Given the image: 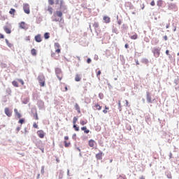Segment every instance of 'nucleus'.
Wrapping results in <instances>:
<instances>
[{
  "label": "nucleus",
  "instance_id": "f257e3e1",
  "mask_svg": "<svg viewBox=\"0 0 179 179\" xmlns=\"http://www.w3.org/2000/svg\"><path fill=\"white\" fill-rule=\"evenodd\" d=\"M38 80L41 87H44V86H45V77L44 75H39L38 76Z\"/></svg>",
  "mask_w": 179,
  "mask_h": 179
},
{
  "label": "nucleus",
  "instance_id": "f03ea898",
  "mask_svg": "<svg viewBox=\"0 0 179 179\" xmlns=\"http://www.w3.org/2000/svg\"><path fill=\"white\" fill-rule=\"evenodd\" d=\"M55 73H56L59 80H62V71H61V69L57 68L55 69Z\"/></svg>",
  "mask_w": 179,
  "mask_h": 179
},
{
  "label": "nucleus",
  "instance_id": "7ed1b4c3",
  "mask_svg": "<svg viewBox=\"0 0 179 179\" xmlns=\"http://www.w3.org/2000/svg\"><path fill=\"white\" fill-rule=\"evenodd\" d=\"M152 52L155 58H159V57H160V48H155L152 49Z\"/></svg>",
  "mask_w": 179,
  "mask_h": 179
},
{
  "label": "nucleus",
  "instance_id": "20e7f679",
  "mask_svg": "<svg viewBox=\"0 0 179 179\" xmlns=\"http://www.w3.org/2000/svg\"><path fill=\"white\" fill-rule=\"evenodd\" d=\"M23 9H24V12H25L27 15H29L30 13V6H29V4L27 3L24 4Z\"/></svg>",
  "mask_w": 179,
  "mask_h": 179
},
{
  "label": "nucleus",
  "instance_id": "39448f33",
  "mask_svg": "<svg viewBox=\"0 0 179 179\" xmlns=\"http://www.w3.org/2000/svg\"><path fill=\"white\" fill-rule=\"evenodd\" d=\"M55 52L59 54L61 52V45L58 43H55Z\"/></svg>",
  "mask_w": 179,
  "mask_h": 179
},
{
  "label": "nucleus",
  "instance_id": "423d86ee",
  "mask_svg": "<svg viewBox=\"0 0 179 179\" xmlns=\"http://www.w3.org/2000/svg\"><path fill=\"white\" fill-rule=\"evenodd\" d=\"M19 27H20V29H24V30H27V29H28L27 24L24 22H20Z\"/></svg>",
  "mask_w": 179,
  "mask_h": 179
},
{
  "label": "nucleus",
  "instance_id": "0eeeda50",
  "mask_svg": "<svg viewBox=\"0 0 179 179\" xmlns=\"http://www.w3.org/2000/svg\"><path fill=\"white\" fill-rule=\"evenodd\" d=\"M4 112L6 115H7V117H12V110H10V109H9V108H6L4 109Z\"/></svg>",
  "mask_w": 179,
  "mask_h": 179
},
{
  "label": "nucleus",
  "instance_id": "6e6552de",
  "mask_svg": "<svg viewBox=\"0 0 179 179\" xmlns=\"http://www.w3.org/2000/svg\"><path fill=\"white\" fill-rule=\"evenodd\" d=\"M37 135L41 138V139H43L45 135V133H44V131L43 130H39L37 131Z\"/></svg>",
  "mask_w": 179,
  "mask_h": 179
},
{
  "label": "nucleus",
  "instance_id": "1a4fd4ad",
  "mask_svg": "<svg viewBox=\"0 0 179 179\" xmlns=\"http://www.w3.org/2000/svg\"><path fill=\"white\" fill-rule=\"evenodd\" d=\"M146 99H147L148 103H152V96H150V92H146Z\"/></svg>",
  "mask_w": 179,
  "mask_h": 179
},
{
  "label": "nucleus",
  "instance_id": "9d476101",
  "mask_svg": "<svg viewBox=\"0 0 179 179\" xmlns=\"http://www.w3.org/2000/svg\"><path fill=\"white\" fill-rule=\"evenodd\" d=\"M35 41H36V43H41L42 39H41V34H38V35L35 36Z\"/></svg>",
  "mask_w": 179,
  "mask_h": 179
},
{
  "label": "nucleus",
  "instance_id": "9b49d317",
  "mask_svg": "<svg viewBox=\"0 0 179 179\" xmlns=\"http://www.w3.org/2000/svg\"><path fill=\"white\" fill-rule=\"evenodd\" d=\"M94 145H96V141L93 139L89 141V146L90 148H94Z\"/></svg>",
  "mask_w": 179,
  "mask_h": 179
},
{
  "label": "nucleus",
  "instance_id": "f8f14e48",
  "mask_svg": "<svg viewBox=\"0 0 179 179\" xmlns=\"http://www.w3.org/2000/svg\"><path fill=\"white\" fill-rule=\"evenodd\" d=\"M93 108H94V110H98L99 111H100V110H101V108H102L101 106H100V104H99V103H95V105L93 106Z\"/></svg>",
  "mask_w": 179,
  "mask_h": 179
},
{
  "label": "nucleus",
  "instance_id": "ddd939ff",
  "mask_svg": "<svg viewBox=\"0 0 179 179\" xmlns=\"http://www.w3.org/2000/svg\"><path fill=\"white\" fill-rule=\"evenodd\" d=\"M96 157L98 160H101L103 159V152H99L96 154Z\"/></svg>",
  "mask_w": 179,
  "mask_h": 179
},
{
  "label": "nucleus",
  "instance_id": "4468645a",
  "mask_svg": "<svg viewBox=\"0 0 179 179\" xmlns=\"http://www.w3.org/2000/svg\"><path fill=\"white\" fill-rule=\"evenodd\" d=\"M14 113H15L16 117H17V118H22V115L20 114V113H19L17 109H14Z\"/></svg>",
  "mask_w": 179,
  "mask_h": 179
},
{
  "label": "nucleus",
  "instance_id": "2eb2a0df",
  "mask_svg": "<svg viewBox=\"0 0 179 179\" xmlns=\"http://www.w3.org/2000/svg\"><path fill=\"white\" fill-rule=\"evenodd\" d=\"M76 110H77V112L78 113V114H80V107L79 106V104L76 103L74 106Z\"/></svg>",
  "mask_w": 179,
  "mask_h": 179
},
{
  "label": "nucleus",
  "instance_id": "dca6fc26",
  "mask_svg": "<svg viewBox=\"0 0 179 179\" xmlns=\"http://www.w3.org/2000/svg\"><path fill=\"white\" fill-rule=\"evenodd\" d=\"M31 54L33 55V57H36V55H37V50L34 48L31 49Z\"/></svg>",
  "mask_w": 179,
  "mask_h": 179
},
{
  "label": "nucleus",
  "instance_id": "f3484780",
  "mask_svg": "<svg viewBox=\"0 0 179 179\" xmlns=\"http://www.w3.org/2000/svg\"><path fill=\"white\" fill-rule=\"evenodd\" d=\"M81 131H84L85 134H89L90 132V130L87 129L86 127H81Z\"/></svg>",
  "mask_w": 179,
  "mask_h": 179
},
{
  "label": "nucleus",
  "instance_id": "a211bd4d",
  "mask_svg": "<svg viewBox=\"0 0 179 179\" xmlns=\"http://www.w3.org/2000/svg\"><path fill=\"white\" fill-rule=\"evenodd\" d=\"M4 31L7 34H10V33H12V31H10V29L8 28V27H4Z\"/></svg>",
  "mask_w": 179,
  "mask_h": 179
},
{
  "label": "nucleus",
  "instance_id": "6ab92c4d",
  "mask_svg": "<svg viewBox=\"0 0 179 179\" xmlns=\"http://www.w3.org/2000/svg\"><path fill=\"white\" fill-rule=\"evenodd\" d=\"M54 16H57L58 17H61L62 16V12L56 11V13L54 14Z\"/></svg>",
  "mask_w": 179,
  "mask_h": 179
},
{
  "label": "nucleus",
  "instance_id": "aec40b11",
  "mask_svg": "<svg viewBox=\"0 0 179 179\" xmlns=\"http://www.w3.org/2000/svg\"><path fill=\"white\" fill-rule=\"evenodd\" d=\"M103 20H104V22H106V23H110V17H108V16H104V17H103Z\"/></svg>",
  "mask_w": 179,
  "mask_h": 179
},
{
  "label": "nucleus",
  "instance_id": "412c9836",
  "mask_svg": "<svg viewBox=\"0 0 179 179\" xmlns=\"http://www.w3.org/2000/svg\"><path fill=\"white\" fill-rule=\"evenodd\" d=\"M81 79L82 78H80V75H79V74L76 75V78H75L76 82H80Z\"/></svg>",
  "mask_w": 179,
  "mask_h": 179
},
{
  "label": "nucleus",
  "instance_id": "4be33fe9",
  "mask_svg": "<svg viewBox=\"0 0 179 179\" xmlns=\"http://www.w3.org/2000/svg\"><path fill=\"white\" fill-rule=\"evenodd\" d=\"M9 13L10 15H13V16H14L15 13H16V10H15V8H10Z\"/></svg>",
  "mask_w": 179,
  "mask_h": 179
},
{
  "label": "nucleus",
  "instance_id": "5701e85b",
  "mask_svg": "<svg viewBox=\"0 0 179 179\" xmlns=\"http://www.w3.org/2000/svg\"><path fill=\"white\" fill-rule=\"evenodd\" d=\"M93 27L94 28L95 30H96V29H99V22H94V24H93Z\"/></svg>",
  "mask_w": 179,
  "mask_h": 179
},
{
  "label": "nucleus",
  "instance_id": "b1692460",
  "mask_svg": "<svg viewBox=\"0 0 179 179\" xmlns=\"http://www.w3.org/2000/svg\"><path fill=\"white\" fill-rule=\"evenodd\" d=\"M12 85H14L15 87H19V84L17 83V81H16V80L13 81Z\"/></svg>",
  "mask_w": 179,
  "mask_h": 179
},
{
  "label": "nucleus",
  "instance_id": "393cba45",
  "mask_svg": "<svg viewBox=\"0 0 179 179\" xmlns=\"http://www.w3.org/2000/svg\"><path fill=\"white\" fill-rule=\"evenodd\" d=\"M64 146H65V148H69V146H71V142H68V141H65Z\"/></svg>",
  "mask_w": 179,
  "mask_h": 179
},
{
  "label": "nucleus",
  "instance_id": "a878e982",
  "mask_svg": "<svg viewBox=\"0 0 179 179\" xmlns=\"http://www.w3.org/2000/svg\"><path fill=\"white\" fill-rule=\"evenodd\" d=\"M157 6H162L163 5V1L162 0H158L157 2Z\"/></svg>",
  "mask_w": 179,
  "mask_h": 179
},
{
  "label": "nucleus",
  "instance_id": "bb28decb",
  "mask_svg": "<svg viewBox=\"0 0 179 179\" xmlns=\"http://www.w3.org/2000/svg\"><path fill=\"white\" fill-rule=\"evenodd\" d=\"M58 3H60V6H62L64 1L62 0H56V5H58Z\"/></svg>",
  "mask_w": 179,
  "mask_h": 179
},
{
  "label": "nucleus",
  "instance_id": "cd10ccee",
  "mask_svg": "<svg viewBox=\"0 0 179 179\" xmlns=\"http://www.w3.org/2000/svg\"><path fill=\"white\" fill-rule=\"evenodd\" d=\"M80 125H86V124H87V120H80Z\"/></svg>",
  "mask_w": 179,
  "mask_h": 179
},
{
  "label": "nucleus",
  "instance_id": "c85d7f7f",
  "mask_svg": "<svg viewBox=\"0 0 179 179\" xmlns=\"http://www.w3.org/2000/svg\"><path fill=\"white\" fill-rule=\"evenodd\" d=\"M130 38H131V40H136V38H138V34H135L134 35L131 36Z\"/></svg>",
  "mask_w": 179,
  "mask_h": 179
},
{
  "label": "nucleus",
  "instance_id": "c756f323",
  "mask_svg": "<svg viewBox=\"0 0 179 179\" xmlns=\"http://www.w3.org/2000/svg\"><path fill=\"white\" fill-rule=\"evenodd\" d=\"M44 37H45V40L50 38V34H49V33H47V32L45 33Z\"/></svg>",
  "mask_w": 179,
  "mask_h": 179
},
{
  "label": "nucleus",
  "instance_id": "7c9ffc66",
  "mask_svg": "<svg viewBox=\"0 0 179 179\" xmlns=\"http://www.w3.org/2000/svg\"><path fill=\"white\" fill-rule=\"evenodd\" d=\"M48 10L50 13V15H52V10H53L52 7L49 6L48 8Z\"/></svg>",
  "mask_w": 179,
  "mask_h": 179
},
{
  "label": "nucleus",
  "instance_id": "2f4dec72",
  "mask_svg": "<svg viewBox=\"0 0 179 179\" xmlns=\"http://www.w3.org/2000/svg\"><path fill=\"white\" fill-rule=\"evenodd\" d=\"M77 121H78V117H74L73 119V124H76Z\"/></svg>",
  "mask_w": 179,
  "mask_h": 179
},
{
  "label": "nucleus",
  "instance_id": "473e14b6",
  "mask_svg": "<svg viewBox=\"0 0 179 179\" xmlns=\"http://www.w3.org/2000/svg\"><path fill=\"white\" fill-rule=\"evenodd\" d=\"M35 120H38V115H37V112H36L35 113L33 114Z\"/></svg>",
  "mask_w": 179,
  "mask_h": 179
},
{
  "label": "nucleus",
  "instance_id": "72a5a7b5",
  "mask_svg": "<svg viewBox=\"0 0 179 179\" xmlns=\"http://www.w3.org/2000/svg\"><path fill=\"white\" fill-rule=\"evenodd\" d=\"M33 127H34V128H36V129H38V125L37 124V123L34 122V123L33 124Z\"/></svg>",
  "mask_w": 179,
  "mask_h": 179
},
{
  "label": "nucleus",
  "instance_id": "f704fd0d",
  "mask_svg": "<svg viewBox=\"0 0 179 179\" xmlns=\"http://www.w3.org/2000/svg\"><path fill=\"white\" fill-rule=\"evenodd\" d=\"M73 128L75 129V131H79V127H78V126H76V124H73Z\"/></svg>",
  "mask_w": 179,
  "mask_h": 179
},
{
  "label": "nucleus",
  "instance_id": "c9c22d12",
  "mask_svg": "<svg viewBox=\"0 0 179 179\" xmlns=\"http://www.w3.org/2000/svg\"><path fill=\"white\" fill-rule=\"evenodd\" d=\"M18 82H20V83H21V85H24V81H23V80L22 79H18Z\"/></svg>",
  "mask_w": 179,
  "mask_h": 179
},
{
  "label": "nucleus",
  "instance_id": "e433bc0d",
  "mask_svg": "<svg viewBox=\"0 0 179 179\" xmlns=\"http://www.w3.org/2000/svg\"><path fill=\"white\" fill-rule=\"evenodd\" d=\"M49 5H52L54 3V0H48Z\"/></svg>",
  "mask_w": 179,
  "mask_h": 179
},
{
  "label": "nucleus",
  "instance_id": "4c0bfd02",
  "mask_svg": "<svg viewBox=\"0 0 179 179\" xmlns=\"http://www.w3.org/2000/svg\"><path fill=\"white\" fill-rule=\"evenodd\" d=\"M18 122L19 124H23L24 122V120L20 119Z\"/></svg>",
  "mask_w": 179,
  "mask_h": 179
},
{
  "label": "nucleus",
  "instance_id": "58836bf2",
  "mask_svg": "<svg viewBox=\"0 0 179 179\" xmlns=\"http://www.w3.org/2000/svg\"><path fill=\"white\" fill-rule=\"evenodd\" d=\"M100 75H101V71H98L96 73V76L99 77Z\"/></svg>",
  "mask_w": 179,
  "mask_h": 179
},
{
  "label": "nucleus",
  "instance_id": "ea45409f",
  "mask_svg": "<svg viewBox=\"0 0 179 179\" xmlns=\"http://www.w3.org/2000/svg\"><path fill=\"white\" fill-rule=\"evenodd\" d=\"M150 5H151V6H155V0H152L151 1Z\"/></svg>",
  "mask_w": 179,
  "mask_h": 179
},
{
  "label": "nucleus",
  "instance_id": "a19ab883",
  "mask_svg": "<svg viewBox=\"0 0 179 179\" xmlns=\"http://www.w3.org/2000/svg\"><path fill=\"white\" fill-rule=\"evenodd\" d=\"M6 43L8 47H10V44L9 43V41H8V39H6Z\"/></svg>",
  "mask_w": 179,
  "mask_h": 179
},
{
  "label": "nucleus",
  "instance_id": "79ce46f5",
  "mask_svg": "<svg viewBox=\"0 0 179 179\" xmlns=\"http://www.w3.org/2000/svg\"><path fill=\"white\" fill-rule=\"evenodd\" d=\"M87 64H90V62H92V59L90 58H88L87 59Z\"/></svg>",
  "mask_w": 179,
  "mask_h": 179
},
{
  "label": "nucleus",
  "instance_id": "37998d69",
  "mask_svg": "<svg viewBox=\"0 0 179 179\" xmlns=\"http://www.w3.org/2000/svg\"><path fill=\"white\" fill-rule=\"evenodd\" d=\"M164 39L165 40V41H167L168 37H167L166 35H165V36H164Z\"/></svg>",
  "mask_w": 179,
  "mask_h": 179
},
{
  "label": "nucleus",
  "instance_id": "c03bdc74",
  "mask_svg": "<svg viewBox=\"0 0 179 179\" xmlns=\"http://www.w3.org/2000/svg\"><path fill=\"white\" fill-rule=\"evenodd\" d=\"M4 36H3V34H0V38H4Z\"/></svg>",
  "mask_w": 179,
  "mask_h": 179
},
{
  "label": "nucleus",
  "instance_id": "a18cd8bd",
  "mask_svg": "<svg viewBox=\"0 0 179 179\" xmlns=\"http://www.w3.org/2000/svg\"><path fill=\"white\" fill-rule=\"evenodd\" d=\"M103 113L104 114H107V113H108L107 109L103 110Z\"/></svg>",
  "mask_w": 179,
  "mask_h": 179
},
{
  "label": "nucleus",
  "instance_id": "49530a36",
  "mask_svg": "<svg viewBox=\"0 0 179 179\" xmlns=\"http://www.w3.org/2000/svg\"><path fill=\"white\" fill-rule=\"evenodd\" d=\"M166 55H170V52L169 50H166Z\"/></svg>",
  "mask_w": 179,
  "mask_h": 179
},
{
  "label": "nucleus",
  "instance_id": "de8ad7c7",
  "mask_svg": "<svg viewBox=\"0 0 179 179\" xmlns=\"http://www.w3.org/2000/svg\"><path fill=\"white\" fill-rule=\"evenodd\" d=\"M125 102H126V107H128L129 106L128 100H125Z\"/></svg>",
  "mask_w": 179,
  "mask_h": 179
},
{
  "label": "nucleus",
  "instance_id": "09e8293b",
  "mask_svg": "<svg viewBox=\"0 0 179 179\" xmlns=\"http://www.w3.org/2000/svg\"><path fill=\"white\" fill-rule=\"evenodd\" d=\"M27 41H30V36L26 38Z\"/></svg>",
  "mask_w": 179,
  "mask_h": 179
},
{
  "label": "nucleus",
  "instance_id": "8fccbe9b",
  "mask_svg": "<svg viewBox=\"0 0 179 179\" xmlns=\"http://www.w3.org/2000/svg\"><path fill=\"white\" fill-rule=\"evenodd\" d=\"M139 179H146V178H145V176H141L139 178Z\"/></svg>",
  "mask_w": 179,
  "mask_h": 179
},
{
  "label": "nucleus",
  "instance_id": "3c124183",
  "mask_svg": "<svg viewBox=\"0 0 179 179\" xmlns=\"http://www.w3.org/2000/svg\"><path fill=\"white\" fill-rule=\"evenodd\" d=\"M124 47L125 48H129V45L128 44H125Z\"/></svg>",
  "mask_w": 179,
  "mask_h": 179
},
{
  "label": "nucleus",
  "instance_id": "603ef678",
  "mask_svg": "<svg viewBox=\"0 0 179 179\" xmlns=\"http://www.w3.org/2000/svg\"><path fill=\"white\" fill-rule=\"evenodd\" d=\"M105 110H110V108L107 106H105Z\"/></svg>",
  "mask_w": 179,
  "mask_h": 179
},
{
  "label": "nucleus",
  "instance_id": "864d4df0",
  "mask_svg": "<svg viewBox=\"0 0 179 179\" xmlns=\"http://www.w3.org/2000/svg\"><path fill=\"white\" fill-rule=\"evenodd\" d=\"M64 139H65V141H68V139H69V137H68V136H64Z\"/></svg>",
  "mask_w": 179,
  "mask_h": 179
},
{
  "label": "nucleus",
  "instance_id": "5fc2aeb1",
  "mask_svg": "<svg viewBox=\"0 0 179 179\" xmlns=\"http://www.w3.org/2000/svg\"><path fill=\"white\" fill-rule=\"evenodd\" d=\"M118 106H119V107L121 108V101H119V102H118Z\"/></svg>",
  "mask_w": 179,
  "mask_h": 179
},
{
  "label": "nucleus",
  "instance_id": "6e6d98bb",
  "mask_svg": "<svg viewBox=\"0 0 179 179\" xmlns=\"http://www.w3.org/2000/svg\"><path fill=\"white\" fill-rule=\"evenodd\" d=\"M136 65H139V62L138 60H136Z\"/></svg>",
  "mask_w": 179,
  "mask_h": 179
},
{
  "label": "nucleus",
  "instance_id": "4d7b16f0",
  "mask_svg": "<svg viewBox=\"0 0 179 179\" xmlns=\"http://www.w3.org/2000/svg\"><path fill=\"white\" fill-rule=\"evenodd\" d=\"M40 150H41L42 153H44V148H40Z\"/></svg>",
  "mask_w": 179,
  "mask_h": 179
},
{
  "label": "nucleus",
  "instance_id": "13d9d810",
  "mask_svg": "<svg viewBox=\"0 0 179 179\" xmlns=\"http://www.w3.org/2000/svg\"><path fill=\"white\" fill-rule=\"evenodd\" d=\"M144 62H145V64H148V62H149V60H148L147 59H145L144 60Z\"/></svg>",
  "mask_w": 179,
  "mask_h": 179
},
{
  "label": "nucleus",
  "instance_id": "bf43d9fd",
  "mask_svg": "<svg viewBox=\"0 0 179 179\" xmlns=\"http://www.w3.org/2000/svg\"><path fill=\"white\" fill-rule=\"evenodd\" d=\"M169 157H170V159H171L173 157V154L172 153H170Z\"/></svg>",
  "mask_w": 179,
  "mask_h": 179
},
{
  "label": "nucleus",
  "instance_id": "052dcab7",
  "mask_svg": "<svg viewBox=\"0 0 179 179\" xmlns=\"http://www.w3.org/2000/svg\"><path fill=\"white\" fill-rule=\"evenodd\" d=\"M51 55H52V57H55V53L53 52V53L51 54Z\"/></svg>",
  "mask_w": 179,
  "mask_h": 179
},
{
  "label": "nucleus",
  "instance_id": "680f3d73",
  "mask_svg": "<svg viewBox=\"0 0 179 179\" xmlns=\"http://www.w3.org/2000/svg\"><path fill=\"white\" fill-rule=\"evenodd\" d=\"M169 27H170V24H168L166 25V29H169Z\"/></svg>",
  "mask_w": 179,
  "mask_h": 179
},
{
  "label": "nucleus",
  "instance_id": "e2e57ef3",
  "mask_svg": "<svg viewBox=\"0 0 179 179\" xmlns=\"http://www.w3.org/2000/svg\"><path fill=\"white\" fill-rule=\"evenodd\" d=\"M68 91V87H65V92Z\"/></svg>",
  "mask_w": 179,
  "mask_h": 179
},
{
  "label": "nucleus",
  "instance_id": "0e129e2a",
  "mask_svg": "<svg viewBox=\"0 0 179 179\" xmlns=\"http://www.w3.org/2000/svg\"><path fill=\"white\" fill-rule=\"evenodd\" d=\"M17 131H20V127H17Z\"/></svg>",
  "mask_w": 179,
  "mask_h": 179
},
{
  "label": "nucleus",
  "instance_id": "69168bd1",
  "mask_svg": "<svg viewBox=\"0 0 179 179\" xmlns=\"http://www.w3.org/2000/svg\"><path fill=\"white\" fill-rule=\"evenodd\" d=\"M176 30H177V27H175L173 29V31H176Z\"/></svg>",
  "mask_w": 179,
  "mask_h": 179
},
{
  "label": "nucleus",
  "instance_id": "338daca9",
  "mask_svg": "<svg viewBox=\"0 0 179 179\" xmlns=\"http://www.w3.org/2000/svg\"><path fill=\"white\" fill-rule=\"evenodd\" d=\"M141 9H145V4H143V7L141 8Z\"/></svg>",
  "mask_w": 179,
  "mask_h": 179
},
{
  "label": "nucleus",
  "instance_id": "774afa93",
  "mask_svg": "<svg viewBox=\"0 0 179 179\" xmlns=\"http://www.w3.org/2000/svg\"><path fill=\"white\" fill-rule=\"evenodd\" d=\"M118 24H121V21H118Z\"/></svg>",
  "mask_w": 179,
  "mask_h": 179
}]
</instances>
